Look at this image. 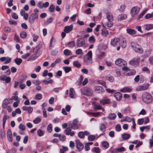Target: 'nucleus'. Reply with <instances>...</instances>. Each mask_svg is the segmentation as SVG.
Returning <instances> with one entry per match:
<instances>
[{
    "instance_id": "1",
    "label": "nucleus",
    "mask_w": 153,
    "mask_h": 153,
    "mask_svg": "<svg viewBox=\"0 0 153 153\" xmlns=\"http://www.w3.org/2000/svg\"><path fill=\"white\" fill-rule=\"evenodd\" d=\"M142 98L143 101L146 103H149L152 101V97L151 95L149 93L146 92L143 93Z\"/></svg>"
},
{
    "instance_id": "2",
    "label": "nucleus",
    "mask_w": 153,
    "mask_h": 153,
    "mask_svg": "<svg viewBox=\"0 0 153 153\" xmlns=\"http://www.w3.org/2000/svg\"><path fill=\"white\" fill-rule=\"evenodd\" d=\"M131 47L136 52L141 54L143 53V48L136 42H132L131 43Z\"/></svg>"
},
{
    "instance_id": "3",
    "label": "nucleus",
    "mask_w": 153,
    "mask_h": 153,
    "mask_svg": "<svg viewBox=\"0 0 153 153\" xmlns=\"http://www.w3.org/2000/svg\"><path fill=\"white\" fill-rule=\"evenodd\" d=\"M92 53L91 51H89L88 53L83 56L84 62L87 64L92 63Z\"/></svg>"
},
{
    "instance_id": "4",
    "label": "nucleus",
    "mask_w": 153,
    "mask_h": 153,
    "mask_svg": "<svg viewBox=\"0 0 153 153\" xmlns=\"http://www.w3.org/2000/svg\"><path fill=\"white\" fill-rule=\"evenodd\" d=\"M140 8L137 6L132 7L130 13L132 17L136 16L139 13Z\"/></svg>"
},
{
    "instance_id": "5",
    "label": "nucleus",
    "mask_w": 153,
    "mask_h": 153,
    "mask_svg": "<svg viewBox=\"0 0 153 153\" xmlns=\"http://www.w3.org/2000/svg\"><path fill=\"white\" fill-rule=\"evenodd\" d=\"M39 17V15L37 13H33L30 16L28 21L31 24H33L35 19H37Z\"/></svg>"
},
{
    "instance_id": "6",
    "label": "nucleus",
    "mask_w": 153,
    "mask_h": 153,
    "mask_svg": "<svg viewBox=\"0 0 153 153\" xmlns=\"http://www.w3.org/2000/svg\"><path fill=\"white\" fill-rule=\"evenodd\" d=\"M81 92L87 96H91L92 94V91L91 90L86 87L82 88L81 89Z\"/></svg>"
},
{
    "instance_id": "7",
    "label": "nucleus",
    "mask_w": 153,
    "mask_h": 153,
    "mask_svg": "<svg viewBox=\"0 0 153 153\" xmlns=\"http://www.w3.org/2000/svg\"><path fill=\"white\" fill-rule=\"evenodd\" d=\"M115 64L118 66L123 67L126 66L127 64V62L121 58H118L116 60Z\"/></svg>"
},
{
    "instance_id": "8",
    "label": "nucleus",
    "mask_w": 153,
    "mask_h": 153,
    "mask_svg": "<svg viewBox=\"0 0 153 153\" xmlns=\"http://www.w3.org/2000/svg\"><path fill=\"white\" fill-rule=\"evenodd\" d=\"M85 44L84 39L82 38L77 39L76 42V45L78 47H81L84 46Z\"/></svg>"
},
{
    "instance_id": "9",
    "label": "nucleus",
    "mask_w": 153,
    "mask_h": 153,
    "mask_svg": "<svg viewBox=\"0 0 153 153\" xmlns=\"http://www.w3.org/2000/svg\"><path fill=\"white\" fill-rule=\"evenodd\" d=\"M140 58H135L131 59L129 62V64L131 65L137 66L139 64Z\"/></svg>"
},
{
    "instance_id": "10",
    "label": "nucleus",
    "mask_w": 153,
    "mask_h": 153,
    "mask_svg": "<svg viewBox=\"0 0 153 153\" xmlns=\"http://www.w3.org/2000/svg\"><path fill=\"white\" fill-rule=\"evenodd\" d=\"M77 124V121L75 119L73 120L72 123H69L68 125L70 128L76 129H77L78 128Z\"/></svg>"
},
{
    "instance_id": "11",
    "label": "nucleus",
    "mask_w": 153,
    "mask_h": 153,
    "mask_svg": "<svg viewBox=\"0 0 153 153\" xmlns=\"http://www.w3.org/2000/svg\"><path fill=\"white\" fill-rule=\"evenodd\" d=\"M76 147L79 151H80L83 149L84 145L78 140H76Z\"/></svg>"
},
{
    "instance_id": "12",
    "label": "nucleus",
    "mask_w": 153,
    "mask_h": 153,
    "mask_svg": "<svg viewBox=\"0 0 153 153\" xmlns=\"http://www.w3.org/2000/svg\"><path fill=\"white\" fill-rule=\"evenodd\" d=\"M106 17L108 22H111L114 21L113 14L111 12H108L106 13Z\"/></svg>"
},
{
    "instance_id": "13",
    "label": "nucleus",
    "mask_w": 153,
    "mask_h": 153,
    "mask_svg": "<svg viewBox=\"0 0 153 153\" xmlns=\"http://www.w3.org/2000/svg\"><path fill=\"white\" fill-rule=\"evenodd\" d=\"M149 84L143 85H142L140 86L137 87L136 90L138 91H140L142 90H145L147 89L149 87Z\"/></svg>"
},
{
    "instance_id": "14",
    "label": "nucleus",
    "mask_w": 153,
    "mask_h": 153,
    "mask_svg": "<svg viewBox=\"0 0 153 153\" xmlns=\"http://www.w3.org/2000/svg\"><path fill=\"white\" fill-rule=\"evenodd\" d=\"M12 100V99L10 98L6 99H5L3 101L2 103V107L4 108H6L8 104L10 103L11 101Z\"/></svg>"
},
{
    "instance_id": "15",
    "label": "nucleus",
    "mask_w": 153,
    "mask_h": 153,
    "mask_svg": "<svg viewBox=\"0 0 153 153\" xmlns=\"http://www.w3.org/2000/svg\"><path fill=\"white\" fill-rule=\"evenodd\" d=\"M120 45L123 48H125L127 45L126 39L124 38L120 39Z\"/></svg>"
},
{
    "instance_id": "16",
    "label": "nucleus",
    "mask_w": 153,
    "mask_h": 153,
    "mask_svg": "<svg viewBox=\"0 0 153 153\" xmlns=\"http://www.w3.org/2000/svg\"><path fill=\"white\" fill-rule=\"evenodd\" d=\"M70 97L71 98H75L76 97L75 92L73 88H71L69 90Z\"/></svg>"
},
{
    "instance_id": "17",
    "label": "nucleus",
    "mask_w": 153,
    "mask_h": 153,
    "mask_svg": "<svg viewBox=\"0 0 153 153\" xmlns=\"http://www.w3.org/2000/svg\"><path fill=\"white\" fill-rule=\"evenodd\" d=\"M120 39L118 38L115 37L111 39V43L114 46H116L118 42H119Z\"/></svg>"
},
{
    "instance_id": "18",
    "label": "nucleus",
    "mask_w": 153,
    "mask_h": 153,
    "mask_svg": "<svg viewBox=\"0 0 153 153\" xmlns=\"http://www.w3.org/2000/svg\"><path fill=\"white\" fill-rule=\"evenodd\" d=\"M73 29V26L72 25L70 26H66L64 27V31L66 33H68L71 31Z\"/></svg>"
},
{
    "instance_id": "19",
    "label": "nucleus",
    "mask_w": 153,
    "mask_h": 153,
    "mask_svg": "<svg viewBox=\"0 0 153 153\" xmlns=\"http://www.w3.org/2000/svg\"><path fill=\"white\" fill-rule=\"evenodd\" d=\"M127 18V16L125 14H120L117 17V20L119 21L126 19Z\"/></svg>"
},
{
    "instance_id": "20",
    "label": "nucleus",
    "mask_w": 153,
    "mask_h": 153,
    "mask_svg": "<svg viewBox=\"0 0 153 153\" xmlns=\"http://www.w3.org/2000/svg\"><path fill=\"white\" fill-rule=\"evenodd\" d=\"M66 134L67 135H70L72 136L74 134V131H71L70 128H67L65 130Z\"/></svg>"
},
{
    "instance_id": "21",
    "label": "nucleus",
    "mask_w": 153,
    "mask_h": 153,
    "mask_svg": "<svg viewBox=\"0 0 153 153\" xmlns=\"http://www.w3.org/2000/svg\"><path fill=\"white\" fill-rule=\"evenodd\" d=\"M7 139L8 141L12 142V134L10 129H9L7 130Z\"/></svg>"
},
{
    "instance_id": "22",
    "label": "nucleus",
    "mask_w": 153,
    "mask_h": 153,
    "mask_svg": "<svg viewBox=\"0 0 153 153\" xmlns=\"http://www.w3.org/2000/svg\"><path fill=\"white\" fill-rule=\"evenodd\" d=\"M143 28L147 30H149L153 29V24H146L143 26Z\"/></svg>"
},
{
    "instance_id": "23",
    "label": "nucleus",
    "mask_w": 153,
    "mask_h": 153,
    "mask_svg": "<svg viewBox=\"0 0 153 153\" xmlns=\"http://www.w3.org/2000/svg\"><path fill=\"white\" fill-rule=\"evenodd\" d=\"M110 100L109 99H105L100 101V103L103 105L109 104L110 103Z\"/></svg>"
},
{
    "instance_id": "24",
    "label": "nucleus",
    "mask_w": 153,
    "mask_h": 153,
    "mask_svg": "<svg viewBox=\"0 0 153 153\" xmlns=\"http://www.w3.org/2000/svg\"><path fill=\"white\" fill-rule=\"evenodd\" d=\"M39 55L40 54H36V53H34V54L30 56V57L27 60V61H28L30 60H34L36 59Z\"/></svg>"
},
{
    "instance_id": "25",
    "label": "nucleus",
    "mask_w": 153,
    "mask_h": 153,
    "mask_svg": "<svg viewBox=\"0 0 153 153\" xmlns=\"http://www.w3.org/2000/svg\"><path fill=\"white\" fill-rule=\"evenodd\" d=\"M114 96L117 100H120L121 99L122 95L120 93L117 92L115 93Z\"/></svg>"
},
{
    "instance_id": "26",
    "label": "nucleus",
    "mask_w": 153,
    "mask_h": 153,
    "mask_svg": "<svg viewBox=\"0 0 153 153\" xmlns=\"http://www.w3.org/2000/svg\"><path fill=\"white\" fill-rule=\"evenodd\" d=\"M131 90V88L128 87H124L121 89L120 91L122 92H130Z\"/></svg>"
},
{
    "instance_id": "27",
    "label": "nucleus",
    "mask_w": 153,
    "mask_h": 153,
    "mask_svg": "<svg viewBox=\"0 0 153 153\" xmlns=\"http://www.w3.org/2000/svg\"><path fill=\"white\" fill-rule=\"evenodd\" d=\"M116 116V114L115 113H109L108 114V118L110 120H113L115 119Z\"/></svg>"
},
{
    "instance_id": "28",
    "label": "nucleus",
    "mask_w": 153,
    "mask_h": 153,
    "mask_svg": "<svg viewBox=\"0 0 153 153\" xmlns=\"http://www.w3.org/2000/svg\"><path fill=\"white\" fill-rule=\"evenodd\" d=\"M95 90L97 91V92L100 93L104 91V90L103 89L102 87L101 86H96L95 89Z\"/></svg>"
},
{
    "instance_id": "29",
    "label": "nucleus",
    "mask_w": 153,
    "mask_h": 153,
    "mask_svg": "<svg viewBox=\"0 0 153 153\" xmlns=\"http://www.w3.org/2000/svg\"><path fill=\"white\" fill-rule=\"evenodd\" d=\"M106 79L110 82H112L114 80V77L112 76L110 74L106 76Z\"/></svg>"
},
{
    "instance_id": "30",
    "label": "nucleus",
    "mask_w": 153,
    "mask_h": 153,
    "mask_svg": "<svg viewBox=\"0 0 153 153\" xmlns=\"http://www.w3.org/2000/svg\"><path fill=\"white\" fill-rule=\"evenodd\" d=\"M126 31L127 33L130 35H134L136 33V31L133 29H127Z\"/></svg>"
},
{
    "instance_id": "31",
    "label": "nucleus",
    "mask_w": 153,
    "mask_h": 153,
    "mask_svg": "<svg viewBox=\"0 0 153 153\" xmlns=\"http://www.w3.org/2000/svg\"><path fill=\"white\" fill-rule=\"evenodd\" d=\"M126 9V6L124 4H122L118 8V10L120 12H123Z\"/></svg>"
},
{
    "instance_id": "32",
    "label": "nucleus",
    "mask_w": 153,
    "mask_h": 153,
    "mask_svg": "<svg viewBox=\"0 0 153 153\" xmlns=\"http://www.w3.org/2000/svg\"><path fill=\"white\" fill-rule=\"evenodd\" d=\"M42 82L45 85H47L49 84H52L53 82V80L52 79H50L48 81H47L46 80H42Z\"/></svg>"
},
{
    "instance_id": "33",
    "label": "nucleus",
    "mask_w": 153,
    "mask_h": 153,
    "mask_svg": "<svg viewBox=\"0 0 153 153\" xmlns=\"http://www.w3.org/2000/svg\"><path fill=\"white\" fill-rule=\"evenodd\" d=\"M9 118V116H7V114H5L4 115L3 118V127H4L6 121Z\"/></svg>"
},
{
    "instance_id": "34",
    "label": "nucleus",
    "mask_w": 153,
    "mask_h": 153,
    "mask_svg": "<svg viewBox=\"0 0 153 153\" xmlns=\"http://www.w3.org/2000/svg\"><path fill=\"white\" fill-rule=\"evenodd\" d=\"M94 109L99 110L102 108V106L99 103L95 102L94 104Z\"/></svg>"
},
{
    "instance_id": "35",
    "label": "nucleus",
    "mask_w": 153,
    "mask_h": 153,
    "mask_svg": "<svg viewBox=\"0 0 153 153\" xmlns=\"http://www.w3.org/2000/svg\"><path fill=\"white\" fill-rule=\"evenodd\" d=\"M148 10L146 9L143 10V11L140 13L139 17L137 19V20H140L141 18H142L143 16L146 13Z\"/></svg>"
},
{
    "instance_id": "36",
    "label": "nucleus",
    "mask_w": 153,
    "mask_h": 153,
    "mask_svg": "<svg viewBox=\"0 0 153 153\" xmlns=\"http://www.w3.org/2000/svg\"><path fill=\"white\" fill-rule=\"evenodd\" d=\"M152 51V49H147L145 51L144 56L146 57L149 56L151 54Z\"/></svg>"
},
{
    "instance_id": "37",
    "label": "nucleus",
    "mask_w": 153,
    "mask_h": 153,
    "mask_svg": "<svg viewBox=\"0 0 153 153\" xmlns=\"http://www.w3.org/2000/svg\"><path fill=\"white\" fill-rule=\"evenodd\" d=\"M14 62L18 65H19L22 62V60L21 59L16 58L14 60Z\"/></svg>"
},
{
    "instance_id": "38",
    "label": "nucleus",
    "mask_w": 153,
    "mask_h": 153,
    "mask_svg": "<svg viewBox=\"0 0 153 153\" xmlns=\"http://www.w3.org/2000/svg\"><path fill=\"white\" fill-rule=\"evenodd\" d=\"M129 71L126 74L127 76H131L134 75L136 73V71L134 69L129 70Z\"/></svg>"
},
{
    "instance_id": "39",
    "label": "nucleus",
    "mask_w": 153,
    "mask_h": 153,
    "mask_svg": "<svg viewBox=\"0 0 153 153\" xmlns=\"http://www.w3.org/2000/svg\"><path fill=\"white\" fill-rule=\"evenodd\" d=\"M63 69L66 73H68L71 70V68L70 67H63Z\"/></svg>"
},
{
    "instance_id": "40",
    "label": "nucleus",
    "mask_w": 153,
    "mask_h": 153,
    "mask_svg": "<svg viewBox=\"0 0 153 153\" xmlns=\"http://www.w3.org/2000/svg\"><path fill=\"white\" fill-rule=\"evenodd\" d=\"M109 33L108 30L104 29L102 30V34L103 36H106Z\"/></svg>"
},
{
    "instance_id": "41",
    "label": "nucleus",
    "mask_w": 153,
    "mask_h": 153,
    "mask_svg": "<svg viewBox=\"0 0 153 153\" xmlns=\"http://www.w3.org/2000/svg\"><path fill=\"white\" fill-rule=\"evenodd\" d=\"M88 114H91L93 115L94 117H97L99 116L100 114V112H87Z\"/></svg>"
},
{
    "instance_id": "42",
    "label": "nucleus",
    "mask_w": 153,
    "mask_h": 153,
    "mask_svg": "<svg viewBox=\"0 0 153 153\" xmlns=\"http://www.w3.org/2000/svg\"><path fill=\"white\" fill-rule=\"evenodd\" d=\"M75 42L74 41H72L69 42L67 44V45L69 47L72 48L75 46Z\"/></svg>"
},
{
    "instance_id": "43",
    "label": "nucleus",
    "mask_w": 153,
    "mask_h": 153,
    "mask_svg": "<svg viewBox=\"0 0 153 153\" xmlns=\"http://www.w3.org/2000/svg\"><path fill=\"white\" fill-rule=\"evenodd\" d=\"M64 54L66 56H68L71 54V52L69 50L66 49L63 51Z\"/></svg>"
},
{
    "instance_id": "44",
    "label": "nucleus",
    "mask_w": 153,
    "mask_h": 153,
    "mask_svg": "<svg viewBox=\"0 0 153 153\" xmlns=\"http://www.w3.org/2000/svg\"><path fill=\"white\" fill-rule=\"evenodd\" d=\"M47 130L49 133H51L52 131V124L49 123L47 127Z\"/></svg>"
},
{
    "instance_id": "45",
    "label": "nucleus",
    "mask_w": 153,
    "mask_h": 153,
    "mask_svg": "<svg viewBox=\"0 0 153 153\" xmlns=\"http://www.w3.org/2000/svg\"><path fill=\"white\" fill-rule=\"evenodd\" d=\"M130 135L127 134H124L122 135V137L124 140H127L130 137Z\"/></svg>"
},
{
    "instance_id": "46",
    "label": "nucleus",
    "mask_w": 153,
    "mask_h": 153,
    "mask_svg": "<svg viewBox=\"0 0 153 153\" xmlns=\"http://www.w3.org/2000/svg\"><path fill=\"white\" fill-rule=\"evenodd\" d=\"M73 64L77 68L80 67L81 66L80 64L77 61H75L73 62Z\"/></svg>"
},
{
    "instance_id": "47",
    "label": "nucleus",
    "mask_w": 153,
    "mask_h": 153,
    "mask_svg": "<svg viewBox=\"0 0 153 153\" xmlns=\"http://www.w3.org/2000/svg\"><path fill=\"white\" fill-rule=\"evenodd\" d=\"M37 134L38 136L41 137L44 135V133L42 130L39 129H38L37 131Z\"/></svg>"
},
{
    "instance_id": "48",
    "label": "nucleus",
    "mask_w": 153,
    "mask_h": 153,
    "mask_svg": "<svg viewBox=\"0 0 153 153\" xmlns=\"http://www.w3.org/2000/svg\"><path fill=\"white\" fill-rule=\"evenodd\" d=\"M102 146L105 149H107L109 147V143L107 141H104L102 143Z\"/></svg>"
},
{
    "instance_id": "49",
    "label": "nucleus",
    "mask_w": 153,
    "mask_h": 153,
    "mask_svg": "<svg viewBox=\"0 0 153 153\" xmlns=\"http://www.w3.org/2000/svg\"><path fill=\"white\" fill-rule=\"evenodd\" d=\"M20 36L22 39L25 38L27 36V33L23 31L20 33Z\"/></svg>"
},
{
    "instance_id": "50",
    "label": "nucleus",
    "mask_w": 153,
    "mask_h": 153,
    "mask_svg": "<svg viewBox=\"0 0 153 153\" xmlns=\"http://www.w3.org/2000/svg\"><path fill=\"white\" fill-rule=\"evenodd\" d=\"M42 94L40 93L36 94L35 96L36 99L38 100H41L42 98Z\"/></svg>"
},
{
    "instance_id": "51",
    "label": "nucleus",
    "mask_w": 153,
    "mask_h": 153,
    "mask_svg": "<svg viewBox=\"0 0 153 153\" xmlns=\"http://www.w3.org/2000/svg\"><path fill=\"white\" fill-rule=\"evenodd\" d=\"M152 17H153V12L151 13H148L145 16L146 19H148Z\"/></svg>"
},
{
    "instance_id": "52",
    "label": "nucleus",
    "mask_w": 153,
    "mask_h": 153,
    "mask_svg": "<svg viewBox=\"0 0 153 153\" xmlns=\"http://www.w3.org/2000/svg\"><path fill=\"white\" fill-rule=\"evenodd\" d=\"M39 49L40 48L39 46H36L33 49V53L36 54H38L37 53L39 52Z\"/></svg>"
},
{
    "instance_id": "53",
    "label": "nucleus",
    "mask_w": 153,
    "mask_h": 153,
    "mask_svg": "<svg viewBox=\"0 0 153 153\" xmlns=\"http://www.w3.org/2000/svg\"><path fill=\"white\" fill-rule=\"evenodd\" d=\"M144 122V119L143 118H142L138 120L137 123L139 125H141L143 124Z\"/></svg>"
},
{
    "instance_id": "54",
    "label": "nucleus",
    "mask_w": 153,
    "mask_h": 153,
    "mask_svg": "<svg viewBox=\"0 0 153 153\" xmlns=\"http://www.w3.org/2000/svg\"><path fill=\"white\" fill-rule=\"evenodd\" d=\"M75 53L77 55L82 54V49L79 48L76 50Z\"/></svg>"
},
{
    "instance_id": "55",
    "label": "nucleus",
    "mask_w": 153,
    "mask_h": 153,
    "mask_svg": "<svg viewBox=\"0 0 153 153\" xmlns=\"http://www.w3.org/2000/svg\"><path fill=\"white\" fill-rule=\"evenodd\" d=\"M93 151L96 153H100V149L98 147H94L93 149Z\"/></svg>"
},
{
    "instance_id": "56",
    "label": "nucleus",
    "mask_w": 153,
    "mask_h": 153,
    "mask_svg": "<svg viewBox=\"0 0 153 153\" xmlns=\"http://www.w3.org/2000/svg\"><path fill=\"white\" fill-rule=\"evenodd\" d=\"M11 16L12 18L15 19H18V15L15 13H12Z\"/></svg>"
},
{
    "instance_id": "57",
    "label": "nucleus",
    "mask_w": 153,
    "mask_h": 153,
    "mask_svg": "<svg viewBox=\"0 0 153 153\" xmlns=\"http://www.w3.org/2000/svg\"><path fill=\"white\" fill-rule=\"evenodd\" d=\"M41 119L39 117L36 118L33 121V122L35 124H37L40 122Z\"/></svg>"
},
{
    "instance_id": "58",
    "label": "nucleus",
    "mask_w": 153,
    "mask_h": 153,
    "mask_svg": "<svg viewBox=\"0 0 153 153\" xmlns=\"http://www.w3.org/2000/svg\"><path fill=\"white\" fill-rule=\"evenodd\" d=\"M95 138V137L93 135H89L88 137V139L89 141L94 140Z\"/></svg>"
},
{
    "instance_id": "59",
    "label": "nucleus",
    "mask_w": 153,
    "mask_h": 153,
    "mask_svg": "<svg viewBox=\"0 0 153 153\" xmlns=\"http://www.w3.org/2000/svg\"><path fill=\"white\" fill-rule=\"evenodd\" d=\"M116 130L117 131L119 132L121 130V126L119 124L115 126Z\"/></svg>"
},
{
    "instance_id": "60",
    "label": "nucleus",
    "mask_w": 153,
    "mask_h": 153,
    "mask_svg": "<svg viewBox=\"0 0 153 153\" xmlns=\"http://www.w3.org/2000/svg\"><path fill=\"white\" fill-rule=\"evenodd\" d=\"M142 70L143 71L146 72L147 73L149 74L150 73V70L147 67H143Z\"/></svg>"
},
{
    "instance_id": "61",
    "label": "nucleus",
    "mask_w": 153,
    "mask_h": 153,
    "mask_svg": "<svg viewBox=\"0 0 153 153\" xmlns=\"http://www.w3.org/2000/svg\"><path fill=\"white\" fill-rule=\"evenodd\" d=\"M98 83L99 84L102 85L105 87H106L105 83L104 81L101 80H99L98 81Z\"/></svg>"
},
{
    "instance_id": "62",
    "label": "nucleus",
    "mask_w": 153,
    "mask_h": 153,
    "mask_svg": "<svg viewBox=\"0 0 153 153\" xmlns=\"http://www.w3.org/2000/svg\"><path fill=\"white\" fill-rule=\"evenodd\" d=\"M55 9V7L54 5L51 4L49 7V11L51 12H53Z\"/></svg>"
},
{
    "instance_id": "63",
    "label": "nucleus",
    "mask_w": 153,
    "mask_h": 153,
    "mask_svg": "<svg viewBox=\"0 0 153 153\" xmlns=\"http://www.w3.org/2000/svg\"><path fill=\"white\" fill-rule=\"evenodd\" d=\"M88 40L90 42L93 43L95 41V39L94 37L93 36H91L89 38Z\"/></svg>"
},
{
    "instance_id": "64",
    "label": "nucleus",
    "mask_w": 153,
    "mask_h": 153,
    "mask_svg": "<svg viewBox=\"0 0 153 153\" xmlns=\"http://www.w3.org/2000/svg\"><path fill=\"white\" fill-rule=\"evenodd\" d=\"M19 128L22 131H24L25 129V126L24 125L21 124L19 126Z\"/></svg>"
}]
</instances>
